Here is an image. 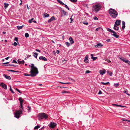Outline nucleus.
Returning a JSON list of instances; mask_svg holds the SVG:
<instances>
[{
	"mask_svg": "<svg viewBox=\"0 0 130 130\" xmlns=\"http://www.w3.org/2000/svg\"><path fill=\"white\" fill-rule=\"evenodd\" d=\"M29 66L31 67V71L30 72V73H31L30 74H29L25 73L24 74V75L25 76H31L32 77L36 76L38 73L37 68L34 66V65L33 64H31V66L29 65Z\"/></svg>",
	"mask_w": 130,
	"mask_h": 130,
	"instance_id": "obj_1",
	"label": "nucleus"
},
{
	"mask_svg": "<svg viewBox=\"0 0 130 130\" xmlns=\"http://www.w3.org/2000/svg\"><path fill=\"white\" fill-rule=\"evenodd\" d=\"M108 12L110 16L113 19L116 18L118 15L117 11L113 9L110 8Z\"/></svg>",
	"mask_w": 130,
	"mask_h": 130,
	"instance_id": "obj_2",
	"label": "nucleus"
},
{
	"mask_svg": "<svg viewBox=\"0 0 130 130\" xmlns=\"http://www.w3.org/2000/svg\"><path fill=\"white\" fill-rule=\"evenodd\" d=\"M101 8V5L97 4L93 6L92 10L93 11L98 12Z\"/></svg>",
	"mask_w": 130,
	"mask_h": 130,
	"instance_id": "obj_3",
	"label": "nucleus"
},
{
	"mask_svg": "<svg viewBox=\"0 0 130 130\" xmlns=\"http://www.w3.org/2000/svg\"><path fill=\"white\" fill-rule=\"evenodd\" d=\"M38 117L39 119H41L43 118L46 119L47 118L48 116L45 113L43 112L39 113Z\"/></svg>",
	"mask_w": 130,
	"mask_h": 130,
	"instance_id": "obj_4",
	"label": "nucleus"
},
{
	"mask_svg": "<svg viewBox=\"0 0 130 130\" xmlns=\"http://www.w3.org/2000/svg\"><path fill=\"white\" fill-rule=\"evenodd\" d=\"M22 112V110L21 109H20L19 110L16 111L14 113V117L18 119L20 117L19 116L20 114Z\"/></svg>",
	"mask_w": 130,
	"mask_h": 130,
	"instance_id": "obj_5",
	"label": "nucleus"
},
{
	"mask_svg": "<svg viewBox=\"0 0 130 130\" xmlns=\"http://www.w3.org/2000/svg\"><path fill=\"white\" fill-rule=\"evenodd\" d=\"M57 125V124L53 122H51L48 126L51 128H54Z\"/></svg>",
	"mask_w": 130,
	"mask_h": 130,
	"instance_id": "obj_6",
	"label": "nucleus"
},
{
	"mask_svg": "<svg viewBox=\"0 0 130 130\" xmlns=\"http://www.w3.org/2000/svg\"><path fill=\"white\" fill-rule=\"evenodd\" d=\"M0 86L3 88L5 89H7V86L6 85L3 83H2L0 84Z\"/></svg>",
	"mask_w": 130,
	"mask_h": 130,
	"instance_id": "obj_7",
	"label": "nucleus"
},
{
	"mask_svg": "<svg viewBox=\"0 0 130 130\" xmlns=\"http://www.w3.org/2000/svg\"><path fill=\"white\" fill-rule=\"evenodd\" d=\"M55 20L56 19L55 18V17L54 16H52L50 19L48 20L47 22L48 23H50L53 20Z\"/></svg>",
	"mask_w": 130,
	"mask_h": 130,
	"instance_id": "obj_8",
	"label": "nucleus"
},
{
	"mask_svg": "<svg viewBox=\"0 0 130 130\" xmlns=\"http://www.w3.org/2000/svg\"><path fill=\"white\" fill-rule=\"evenodd\" d=\"M39 59L44 61H46L47 60V59L45 57L42 56H40L39 57Z\"/></svg>",
	"mask_w": 130,
	"mask_h": 130,
	"instance_id": "obj_9",
	"label": "nucleus"
},
{
	"mask_svg": "<svg viewBox=\"0 0 130 130\" xmlns=\"http://www.w3.org/2000/svg\"><path fill=\"white\" fill-rule=\"evenodd\" d=\"M88 56L87 55H86L85 58L84 59V61L86 63H88L89 62V60H88Z\"/></svg>",
	"mask_w": 130,
	"mask_h": 130,
	"instance_id": "obj_10",
	"label": "nucleus"
},
{
	"mask_svg": "<svg viewBox=\"0 0 130 130\" xmlns=\"http://www.w3.org/2000/svg\"><path fill=\"white\" fill-rule=\"evenodd\" d=\"M3 75L5 78L8 79L9 80H10L11 79V77L5 74H3Z\"/></svg>",
	"mask_w": 130,
	"mask_h": 130,
	"instance_id": "obj_11",
	"label": "nucleus"
},
{
	"mask_svg": "<svg viewBox=\"0 0 130 130\" xmlns=\"http://www.w3.org/2000/svg\"><path fill=\"white\" fill-rule=\"evenodd\" d=\"M121 22V20H117L115 22V24L117 26H118L120 24Z\"/></svg>",
	"mask_w": 130,
	"mask_h": 130,
	"instance_id": "obj_12",
	"label": "nucleus"
},
{
	"mask_svg": "<svg viewBox=\"0 0 130 130\" xmlns=\"http://www.w3.org/2000/svg\"><path fill=\"white\" fill-rule=\"evenodd\" d=\"M106 71L105 70H100L99 71L101 75H103L105 74V73Z\"/></svg>",
	"mask_w": 130,
	"mask_h": 130,
	"instance_id": "obj_13",
	"label": "nucleus"
},
{
	"mask_svg": "<svg viewBox=\"0 0 130 130\" xmlns=\"http://www.w3.org/2000/svg\"><path fill=\"white\" fill-rule=\"evenodd\" d=\"M69 40L71 44H72L74 43V41L73 39L71 37H70L69 38Z\"/></svg>",
	"mask_w": 130,
	"mask_h": 130,
	"instance_id": "obj_14",
	"label": "nucleus"
},
{
	"mask_svg": "<svg viewBox=\"0 0 130 130\" xmlns=\"http://www.w3.org/2000/svg\"><path fill=\"white\" fill-rule=\"evenodd\" d=\"M113 34H112V35L116 38H118L119 37V35L116 34V32L113 33Z\"/></svg>",
	"mask_w": 130,
	"mask_h": 130,
	"instance_id": "obj_15",
	"label": "nucleus"
},
{
	"mask_svg": "<svg viewBox=\"0 0 130 130\" xmlns=\"http://www.w3.org/2000/svg\"><path fill=\"white\" fill-rule=\"evenodd\" d=\"M112 105L113 106H116L118 107H124V106H122V105H120L115 104H112Z\"/></svg>",
	"mask_w": 130,
	"mask_h": 130,
	"instance_id": "obj_16",
	"label": "nucleus"
},
{
	"mask_svg": "<svg viewBox=\"0 0 130 130\" xmlns=\"http://www.w3.org/2000/svg\"><path fill=\"white\" fill-rule=\"evenodd\" d=\"M113 28L116 30H118L119 27L117 26V25L116 24H114V25Z\"/></svg>",
	"mask_w": 130,
	"mask_h": 130,
	"instance_id": "obj_17",
	"label": "nucleus"
},
{
	"mask_svg": "<svg viewBox=\"0 0 130 130\" xmlns=\"http://www.w3.org/2000/svg\"><path fill=\"white\" fill-rule=\"evenodd\" d=\"M107 31H109L110 32H111V33H115V32L114 31L112 30L111 29L108 28H107Z\"/></svg>",
	"mask_w": 130,
	"mask_h": 130,
	"instance_id": "obj_18",
	"label": "nucleus"
},
{
	"mask_svg": "<svg viewBox=\"0 0 130 130\" xmlns=\"http://www.w3.org/2000/svg\"><path fill=\"white\" fill-rule=\"evenodd\" d=\"M49 14H47L46 13H45L43 15V17L44 18L48 17L49 16Z\"/></svg>",
	"mask_w": 130,
	"mask_h": 130,
	"instance_id": "obj_19",
	"label": "nucleus"
},
{
	"mask_svg": "<svg viewBox=\"0 0 130 130\" xmlns=\"http://www.w3.org/2000/svg\"><path fill=\"white\" fill-rule=\"evenodd\" d=\"M122 28L123 29H124L125 27V23L124 21H122Z\"/></svg>",
	"mask_w": 130,
	"mask_h": 130,
	"instance_id": "obj_20",
	"label": "nucleus"
},
{
	"mask_svg": "<svg viewBox=\"0 0 130 130\" xmlns=\"http://www.w3.org/2000/svg\"><path fill=\"white\" fill-rule=\"evenodd\" d=\"M62 11L63 12V13L64 15H68V13L64 11V10H62Z\"/></svg>",
	"mask_w": 130,
	"mask_h": 130,
	"instance_id": "obj_21",
	"label": "nucleus"
},
{
	"mask_svg": "<svg viewBox=\"0 0 130 130\" xmlns=\"http://www.w3.org/2000/svg\"><path fill=\"white\" fill-rule=\"evenodd\" d=\"M18 63L20 64H24V60L19 61L18 60Z\"/></svg>",
	"mask_w": 130,
	"mask_h": 130,
	"instance_id": "obj_22",
	"label": "nucleus"
},
{
	"mask_svg": "<svg viewBox=\"0 0 130 130\" xmlns=\"http://www.w3.org/2000/svg\"><path fill=\"white\" fill-rule=\"evenodd\" d=\"M123 92L124 93H125L127 95L130 96V94H129L128 93V91H127V90L126 89V90H124L123 91Z\"/></svg>",
	"mask_w": 130,
	"mask_h": 130,
	"instance_id": "obj_23",
	"label": "nucleus"
},
{
	"mask_svg": "<svg viewBox=\"0 0 130 130\" xmlns=\"http://www.w3.org/2000/svg\"><path fill=\"white\" fill-rule=\"evenodd\" d=\"M4 7L5 9L9 5V4L8 3H4Z\"/></svg>",
	"mask_w": 130,
	"mask_h": 130,
	"instance_id": "obj_24",
	"label": "nucleus"
},
{
	"mask_svg": "<svg viewBox=\"0 0 130 130\" xmlns=\"http://www.w3.org/2000/svg\"><path fill=\"white\" fill-rule=\"evenodd\" d=\"M24 25H23L21 26H17V27L18 29L19 30L21 29L24 26Z\"/></svg>",
	"mask_w": 130,
	"mask_h": 130,
	"instance_id": "obj_25",
	"label": "nucleus"
},
{
	"mask_svg": "<svg viewBox=\"0 0 130 130\" xmlns=\"http://www.w3.org/2000/svg\"><path fill=\"white\" fill-rule=\"evenodd\" d=\"M38 54L37 53H34L33 54V56L35 58H36L38 56Z\"/></svg>",
	"mask_w": 130,
	"mask_h": 130,
	"instance_id": "obj_26",
	"label": "nucleus"
},
{
	"mask_svg": "<svg viewBox=\"0 0 130 130\" xmlns=\"http://www.w3.org/2000/svg\"><path fill=\"white\" fill-rule=\"evenodd\" d=\"M103 46V45H102L101 43H99L96 45L95 47H96V46L97 47H99L100 46Z\"/></svg>",
	"mask_w": 130,
	"mask_h": 130,
	"instance_id": "obj_27",
	"label": "nucleus"
},
{
	"mask_svg": "<svg viewBox=\"0 0 130 130\" xmlns=\"http://www.w3.org/2000/svg\"><path fill=\"white\" fill-rule=\"evenodd\" d=\"M57 1L59 3L62 5H63L64 4L60 0H57Z\"/></svg>",
	"mask_w": 130,
	"mask_h": 130,
	"instance_id": "obj_28",
	"label": "nucleus"
},
{
	"mask_svg": "<svg viewBox=\"0 0 130 130\" xmlns=\"http://www.w3.org/2000/svg\"><path fill=\"white\" fill-rule=\"evenodd\" d=\"M3 66H13V67H15V65L12 64L3 65Z\"/></svg>",
	"mask_w": 130,
	"mask_h": 130,
	"instance_id": "obj_29",
	"label": "nucleus"
},
{
	"mask_svg": "<svg viewBox=\"0 0 130 130\" xmlns=\"http://www.w3.org/2000/svg\"><path fill=\"white\" fill-rule=\"evenodd\" d=\"M120 59L122 61H123V62H124L125 60L126 59L123 57H121V58H120Z\"/></svg>",
	"mask_w": 130,
	"mask_h": 130,
	"instance_id": "obj_30",
	"label": "nucleus"
},
{
	"mask_svg": "<svg viewBox=\"0 0 130 130\" xmlns=\"http://www.w3.org/2000/svg\"><path fill=\"white\" fill-rule=\"evenodd\" d=\"M19 100L20 101V103H23V100H22V98L21 97H20L19 98Z\"/></svg>",
	"mask_w": 130,
	"mask_h": 130,
	"instance_id": "obj_31",
	"label": "nucleus"
},
{
	"mask_svg": "<svg viewBox=\"0 0 130 130\" xmlns=\"http://www.w3.org/2000/svg\"><path fill=\"white\" fill-rule=\"evenodd\" d=\"M107 73L108 74L110 75V76H111L112 75V73L111 72L109 71H107Z\"/></svg>",
	"mask_w": 130,
	"mask_h": 130,
	"instance_id": "obj_32",
	"label": "nucleus"
},
{
	"mask_svg": "<svg viewBox=\"0 0 130 130\" xmlns=\"http://www.w3.org/2000/svg\"><path fill=\"white\" fill-rule=\"evenodd\" d=\"M25 36L26 38H27L29 36V35L27 33H26L25 34Z\"/></svg>",
	"mask_w": 130,
	"mask_h": 130,
	"instance_id": "obj_33",
	"label": "nucleus"
},
{
	"mask_svg": "<svg viewBox=\"0 0 130 130\" xmlns=\"http://www.w3.org/2000/svg\"><path fill=\"white\" fill-rule=\"evenodd\" d=\"M83 23L84 24L87 25H88V23L86 21H85L83 22Z\"/></svg>",
	"mask_w": 130,
	"mask_h": 130,
	"instance_id": "obj_34",
	"label": "nucleus"
},
{
	"mask_svg": "<svg viewBox=\"0 0 130 130\" xmlns=\"http://www.w3.org/2000/svg\"><path fill=\"white\" fill-rule=\"evenodd\" d=\"M27 108H28V112H29L30 111V110H31V108L30 107L28 106L27 107Z\"/></svg>",
	"mask_w": 130,
	"mask_h": 130,
	"instance_id": "obj_35",
	"label": "nucleus"
},
{
	"mask_svg": "<svg viewBox=\"0 0 130 130\" xmlns=\"http://www.w3.org/2000/svg\"><path fill=\"white\" fill-rule=\"evenodd\" d=\"M65 44L67 46H69L70 45V43L68 42H66Z\"/></svg>",
	"mask_w": 130,
	"mask_h": 130,
	"instance_id": "obj_36",
	"label": "nucleus"
},
{
	"mask_svg": "<svg viewBox=\"0 0 130 130\" xmlns=\"http://www.w3.org/2000/svg\"><path fill=\"white\" fill-rule=\"evenodd\" d=\"M119 85V83H117L116 84H114V86L116 87H118Z\"/></svg>",
	"mask_w": 130,
	"mask_h": 130,
	"instance_id": "obj_37",
	"label": "nucleus"
},
{
	"mask_svg": "<svg viewBox=\"0 0 130 130\" xmlns=\"http://www.w3.org/2000/svg\"><path fill=\"white\" fill-rule=\"evenodd\" d=\"M34 18H32L31 20H29L28 21V22L29 23H31L32 22V21L33 20H34Z\"/></svg>",
	"mask_w": 130,
	"mask_h": 130,
	"instance_id": "obj_38",
	"label": "nucleus"
},
{
	"mask_svg": "<svg viewBox=\"0 0 130 130\" xmlns=\"http://www.w3.org/2000/svg\"><path fill=\"white\" fill-rule=\"evenodd\" d=\"M40 127V126L39 125H37V126H36L35 128H34V129H38V128H39Z\"/></svg>",
	"mask_w": 130,
	"mask_h": 130,
	"instance_id": "obj_39",
	"label": "nucleus"
},
{
	"mask_svg": "<svg viewBox=\"0 0 130 130\" xmlns=\"http://www.w3.org/2000/svg\"><path fill=\"white\" fill-rule=\"evenodd\" d=\"M64 5H65V7L66 8H67L68 10H70V9L68 7V6L67 5L65 4H64Z\"/></svg>",
	"mask_w": 130,
	"mask_h": 130,
	"instance_id": "obj_40",
	"label": "nucleus"
},
{
	"mask_svg": "<svg viewBox=\"0 0 130 130\" xmlns=\"http://www.w3.org/2000/svg\"><path fill=\"white\" fill-rule=\"evenodd\" d=\"M10 91L12 93H14V92L12 90V89L11 88V86L10 85Z\"/></svg>",
	"mask_w": 130,
	"mask_h": 130,
	"instance_id": "obj_41",
	"label": "nucleus"
},
{
	"mask_svg": "<svg viewBox=\"0 0 130 130\" xmlns=\"http://www.w3.org/2000/svg\"><path fill=\"white\" fill-rule=\"evenodd\" d=\"M101 83L102 84H103L104 85H106L108 84V83H109V82H108L107 83H104L103 82H101Z\"/></svg>",
	"mask_w": 130,
	"mask_h": 130,
	"instance_id": "obj_42",
	"label": "nucleus"
},
{
	"mask_svg": "<svg viewBox=\"0 0 130 130\" xmlns=\"http://www.w3.org/2000/svg\"><path fill=\"white\" fill-rule=\"evenodd\" d=\"M98 58L97 57H93L92 59H93V60H95L96 59H97Z\"/></svg>",
	"mask_w": 130,
	"mask_h": 130,
	"instance_id": "obj_43",
	"label": "nucleus"
},
{
	"mask_svg": "<svg viewBox=\"0 0 130 130\" xmlns=\"http://www.w3.org/2000/svg\"><path fill=\"white\" fill-rule=\"evenodd\" d=\"M93 19L95 20H97L98 19V18L96 16H95L93 17Z\"/></svg>",
	"mask_w": 130,
	"mask_h": 130,
	"instance_id": "obj_44",
	"label": "nucleus"
},
{
	"mask_svg": "<svg viewBox=\"0 0 130 130\" xmlns=\"http://www.w3.org/2000/svg\"><path fill=\"white\" fill-rule=\"evenodd\" d=\"M70 0V1H71V2H72L75 3V2H76L77 0Z\"/></svg>",
	"mask_w": 130,
	"mask_h": 130,
	"instance_id": "obj_45",
	"label": "nucleus"
},
{
	"mask_svg": "<svg viewBox=\"0 0 130 130\" xmlns=\"http://www.w3.org/2000/svg\"><path fill=\"white\" fill-rule=\"evenodd\" d=\"M7 70L9 71H11V72H14V70Z\"/></svg>",
	"mask_w": 130,
	"mask_h": 130,
	"instance_id": "obj_46",
	"label": "nucleus"
},
{
	"mask_svg": "<svg viewBox=\"0 0 130 130\" xmlns=\"http://www.w3.org/2000/svg\"><path fill=\"white\" fill-rule=\"evenodd\" d=\"M15 90H17L18 92H19L20 93H21V92L18 89L16 88Z\"/></svg>",
	"mask_w": 130,
	"mask_h": 130,
	"instance_id": "obj_47",
	"label": "nucleus"
},
{
	"mask_svg": "<svg viewBox=\"0 0 130 130\" xmlns=\"http://www.w3.org/2000/svg\"><path fill=\"white\" fill-rule=\"evenodd\" d=\"M129 61V60H127L126 59L124 61V62H125L126 63H127Z\"/></svg>",
	"mask_w": 130,
	"mask_h": 130,
	"instance_id": "obj_48",
	"label": "nucleus"
},
{
	"mask_svg": "<svg viewBox=\"0 0 130 130\" xmlns=\"http://www.w3.org/2000/svg\"><path fill=\"white\" fill-rule=\"evenodd\" d=\"M22 103H20V105H21V109L22 110V109H23V106H22Z\"/></svg>",
	"mask_w": 130,
	"mask_h": 130,
	"instance_id": "obj_49",
	"label": "nucleus"
},
{
	"mask_svg": "<svg viewBox=\"0 0 130 130\" xmlns=\"http://www.w3.org/2000/svg\"><path fill=\"white\" fill-rule=\"evenodd\" d=\"M90 72V71H89V70H87L86 71V73H89Z\"/></svg>",
	"mask_w": 130,
	"mask_h": 130,
	"instance_id": "obj_50",
	"label": "nucleus"
},
{
	"mask_svg": "<svg viewBox=\"0 0 130 130\" xmlns=\"http://www.w3.org/2000/svg\"><path fill=\"white\" fill-rule=\"evenodd\" d=\"M14 40L17 41H18V38L16 37H15L14 39Z\"/></svg>",
	"mask_w": 130,
	"mask_h": 130,
	"instance_id": "obj_51",
	"label": "nucleus"
},
{
	"mask_svg": "<svg viewBox=\"0 0 130 130\" xmlns=\"http://www.w3.org/2000/svg\"><path fill=\"white\" fill-rule=\"evenodd\" d=\"M102 92L101 90H99V92L98 93V94H102Z\"/></svg>",
	"mask_w": 130,
	"mask_h": 130,
	"instance_id": "obj_52",
	"label": "nucleus"
},
{
	"mask_svg": "<svg viewBox=\"0 0 130 130\" xmlns=\"http://www.w3.org/2000/svg\"><path fill=\"white\" fill-rule=\"evenodd\" d=\"M60 83H61L62 84H69V83H63V82H60Z\"/></svg>",
	"mask_w": 130,
	"mask_h": 130,
	"instance_id": "obj_53",
	"label": "nucleus"
},
{
	"mask_svg": "<svg viewBox=\"0 0 130 130\" xmlns=\"http://www.w3.org/2000/svg\"><path fill=\"white\" fill-rule=\"evenodd\" d=\"M13 45L14 46H16L17 45V44L16 42H14V43Z\"/></svg>",
	"mask_w": 130,
	"mask_h": 130,
	"instance_id": "obj_54",
	"label": "nucleus"
},
{
	"mask_svg": "<svg viewBox=\"0 0 130 130\" xmlns=\"http://www.w3.org/2000/svg\"><path fill=\"white\" fill-rule=\"evenodd\" d=\"M12 62L13 63H17V61L16 60H13Z\"/></svg>",
	"mask_w": 130,
	"mask_h": 130,
	"instance_id": "obj_55",
	"label": "nucleus"
},
{
	"mask_svg": "<svg viewBox=\"0 0 130 130\" xmlns=\"http://www.w3.org/2000/svg\"><path fill=\"white\" fill-rule=\"evenodd\" d=\"M36 51L37 52H38L40 53L41 52L40 51V50H38V49H36Z\"/></svg>",
	"mask_w": 130,
	"mask_h": 130,
	"instance_id": "obj_56",
	"label": "nucleus"
},
{
	"mask_svg": "<svg viewBox=\"0 0 130 130\" xmlns=\"http://www.w3.org/2000/svg\"><path fill=\"white\" fill-rule=\"evenodd\" d=\"M67 92V91H62V93H65Z\"/></svg>",
	"mask_w": 130,
	"mask_h": 130,
	"instance_id": "obj_57",
	"label": "nucleus"
},
{
	"mask_svg": "<svg viewBox=\"0 0 130 130\" xmlns=\"http://www.w3.org/2000/svg\"><path fill=\"white\" fill-rule=\"evenodd\" d=\"M56 53H57V54H58L59 53V50H57L56 51Z\"/></svg>",
	"mask_w": 130,
	"mask_h": 130,
	"instance_id": "obj_58",
	"label": "nucleus"
},
{
	"mask_svg": "<svg viewBox=\"0 0 130 130\" xmlns=\"http://www.w3.org/2000/svg\"><path fill=\"white\" fill-rule=\"evenodd\" d=\"M31 56L30 55H27V58H28L30 57Z\"/></svg>",
	"mask_w": 130,
	"mask_h": 130,
	"instance_id": "obj_59",
	"label": "nucleus"
},
{
	"mask_svg": "<svg viewBox=\"0 0 130 130\" xmlns=\"http://www.w3.org/2000/svg\"><path fill=\"white\" fill-rule=\"evenodd\" d=\"M10 58V57H6L5 58V59H6V60H8V59H9V58Z\"/></svg>",
	"mask_w": 130,
	"mask_h": 130,
	"instance_id": "obj_60",
	"label": "nucleus"
},
{
	"mask_svg": "<svg viewBox=\"0 0 130 130\" xmlns=\"http://www.w3.org/2000/svg\"><path fill=\"white\" fill-rule=\"evenodd\" d=\"M100 29V28H98L96 29V30L97 31H98Z\"/></svg>",
	"mask_w": 130,
	"mask_h": 130,
	"instance_id": "obj_61",
	"label": "nucleus"
},
{
	"mask_svg": "<svg viewBox=\"0 0 130 130\" xmlns=\"http://www.w3.org/2000/svg\"><path fill=\"white\" fill-rule=\"evenodd\" d=\"M70 19L71 20V22L72 21H73V19L72 18H70Z\"/></svg>",
	"mask_w": 130,
	"mask_h": 130,
	"instance_id": "obj_62",
	"label": "nucleus"
},
{
	"mask_svg": "<svg viewBox=\"0 0 130 130\" xmlns=\"http://www.w3.org/2000/svg\"><path fill=\"white\" fill-rule=\"evenodd\" d=\"M107 41V42H110V40L109 39H107V40H106Z\"/></svg>",
	"mask_w": 130,
	"mask_h": 130,
	"instance_id": "obj_63",
	"label": "nucleus"
},
{
	"mask_svg": "<svg viewBox=\"0 0 130 130\" xmlns=\"http://www.w3.org/2000/svg\"><path fill=\"white\" fill-rule=\"evenodd\" d=\"M127 63H128L129 65H130V61H129Z\"/></svg>",
	"mask_w": 130,
	"mask_h": 130,
	"instance_id": "obj_64",
	"label": "nucleus"
}]
</instances>
